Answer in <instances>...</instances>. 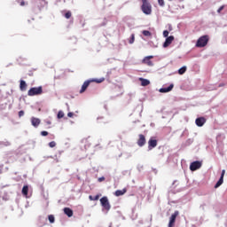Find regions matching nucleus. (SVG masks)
<instances>
[{
	"instance_id": "1",
	"label": "nucleus",
	"mask_w": 227,
	"mask_h": 227,
	"mask_svg": "<svg viewBox=\"0 0 227 227\" xmlns=\"http://www.w3.org/2000/svg\"><path fill=\"white\" fill-rule=\"evenodd\" d=\"M106 81V78H99V79H91L89 81H85L83 84L82 85V89L80 90V93H84L86 90H88V87L91 82H97V84H100V82H104Z\"/></svg>"
},
{
	"instance_id": "2",
	"label": "nucleus",
	"mask_w": 227,
	"mask_h": 227,
	"mask_svg": "<svg viewBox=\"0 0 227 227\" xmlns=\"http://www.w3.org/2000/svg\"><path fill=\"white\" fill-rule=\"evenodd\" d=\"M141 10L145 15H152V5L148 3V0H142Z\"/></svg>"
},
{
	"instance_id": "3",
	"label": "nucleus",
	"mask_w": 227,
	"mask_h": 227,
	"mask_svg": "<svg viewBox=\"0 0 227 227\" xmlns=\"http://www.w3.org/2000/svg\"><path fill=\"white\" fill-rule=\"evenodd\" d=\"M43 93V89L40 87H33L27 91L28 97H35L36 95H42Z\"/></svg>"
},
{
	"instance_id": "4",
	"label": "nucleus",
	"mask_w": 227,
	"mask_h": 227,
	"mask_svg": "<svg viewBox=\"0 0 227 227\" xmlns=\"http://www.w3.org/2000/svg\"><path fill=\"white\" fill-rule=\"evenodd\" d=\"M208 43V35H202L197 41L196 47H206Z\"/></svg>"
},
{
	"instance_id": "5",
	"label": "nucleus",
	"mask_w": 227,
	"mask_h": 227,
	"mask_svg": "<svg viewBox=\"0 0 227 227\" xmlns=\"http://www.w3.org/2000/svg\"><path fill=\"white\" fill-rule=\"evenodd\" d=\"M100 204L105 210H111V204L109 203V199H107V197H102L100 199Z\"/></svg>"
},
{
	"instance_id": "6",
	"label": "nucleus",
	"mask_w": 227,
	"mask_h": 227,
	"mask_svg": "<svg viewBox=\"0 0 227 227\" xmlns=\"http://www.w3.org/2000/svg\"><path fill=\"white\" fill-rule=\"evenodd\" d=\"M180 212L175 211L174 214L171 215L169 218L168 227H175V223L176 221V217H178Z\"/></svg>"
},
{
	"instance_id": "7",
	"label": "nucleus",
	"mask_w": 227,
	"mask_h": 227,
	"mask_svg": "<svg viewBox=\"0 0 227 227\" xmlns=\"http://www.w3.org/2000/svg\"><path fill=\"white\" fill-rule=\"evenodd\" d=\"M153 59V56L150 55L147 57H145L142 60L143 65H146L147 67H153V62L152 61Z\"/></svg>"
},
{
	"instance_id": "8",
	"label": "nucleus",
	"mask_w": 227,
	"mask_h": 227,
	"mask_svg": "<svg viewBox=\"0 0 227 227\" xmlns=\"http://www.w3.org/2000/svg\"><path fill=\"white\" fill-rule=\"evenodd\" d=\"M137 144L140 147L145 146V145H146V137H145V135L143 134L138 135V139L137 141Z\"/></svg>"
},
{
	"instance_id": "9",
	"label": "nucleus",
	"mask_w": 227,
	"mask_h": 227,
	"mask_svg": "<svg viewBox=\"0 0 227 227\" xmlns=\"http://www.w3.org/2000/svg\"><path fill=\"white\" fill-rule=\"evenodd\" d=\"M224 175H226V170L223 169L222 170L220 179L217 181V183L215 185V189H217L221 187V185H223V184L224 183Z\"/></svg>"
},
{
	"instance_id": "10",
	"label": "nucleus",
	"mask_w": 227,
	"mask_h": 227,
	"mask_svg": "<svg viewBox=\"0 0 227 227\" xmlns=\"http://www.w3.org/2000/svg\"><path fill=\"white\" fill-rule=\"evenodd\" d=\"M200 168H201V161H193L190 165L191 171H197Z\"/></svg>"
},
{
	"instance_id": "11",
	"label": "nucleus",
	"mask_w": 227,
	"mask_h": 227,
	"mask_svg": "<svg viewBox=\"0 0 227 227\" xmlns=\"http://www.w3.org/2000/svg\"><path fill=\"white\" fill-rule=\"evenodd\" d=\"M197 127H203L207 123V119L205 117H199L195 120Z\"/></svg>"
},
{
	"instance_id": "12",
	"label": "nucleus",
	"mask_w": 227,
	"mask_h": 227,
	"mask_svg": "<svg viewBox=\"0 0 227 227\" xmlns=\"http://www.w3.org/2000/svg\"><path fill=\"white\" fill-rule=\"evenodd\" d=\"M157 146V139L151 137L148 141V149L149 150H153Z\"/></svg>"
},
{
	"instance_id": "13",
	"label": "nucleus",
	"mask_w": 227,
	"mask_h": 227,
	"mask_svg": "<svg viewBox=\"0 0 227 227\" xmlns=\"http://www.w3.org/2000/svg\"><path fill=\"white\" fill-rule=\"evenodd\" d=\"M175 40V36L170 35L168 37L166 38L165 43H163V47H169V45H171V43H173V41Z\"/></svg>"
},
{
	"instance_id": "14",
	"label": "nucleus",
	"mask_w": 227,
	"mask_h": 227,
	"mask_svg": "<svg viewBox=\"0 0 227 227\" xmlns=\"http://www.w3.org/2000/svg\"><path fill=\"white\" fill-rule=\"evenodd\" d=\"M174 87V84H170L168 88H161L160 89V93H169Z\"/></svg>"
},
{
	"instance_id": "15",
	"label": "nucleus",
	"mask_w": 227,
	"mask_h": 227,
	"mask_svg": "<svg viewBox=\"0 0 227 227\" xmlns=\"http://www.w3.org/2000/svg\"><path fill=\"white\" fill-rule=\"evenodd\" d=\"M31 123H32L33 127L37 128L40 125L41 121L38 118L32 117L31 118Z\"/></svg>"
},
{
	"instance_id": "16",
	"label": "nucleus",
	"mask_w": 227,
	"mask_h": 227,
	"mask_svg": "<svg viewBox=\"0 0 227 227\" xmlns=\"http://www.w3.org/2000/svg\"><path fill=\"white\" fill-rule=\"evenodd\" d=\"M64 214L67 215V217H72V215H74V211L70 207H65Z\"/></svg>"
},
{
	"instance_id": "17",
	"label": "nucleus",
	"mask_w": 227,
	"mask_h": 227,
	"mask_svg": "<svg viewBox=\"0 0 227 227\" xmlns=\"http://www.w3.org/2000/svg\"><path fill=\"white\" fill-rule=\"evenodd\" d=\"M27 89V83H26L24 80H20V90L21 91H26Z\"/></svg>"
},
{
	"instance_id": "18",
	"label": "nucleus",
	"mask_w": 227,
	"mask_h": 227,
	"mask_svg": "<svg viewBox=\"0 0 227 227\" xmlns=\"http://www.w3.org/2000/svg\"><path fill=\"white\" fill-rule=\"evenodd\" d=\"M23 196H25L26 198H27V194L29 192V186L27 185H24L21 191Z\"/></svg>"
},
{
	"instance_id": "19",
	"label": "nucleus",
	"mask_w": 227,
	"mask_h": 227,
	"mask_svg": "<svg viewBox=\"0 0 227 227\" xmlns=\"http://www.w3.org/2000/svg\"><path fill=\"white\" fill-rule=\"evenodd\" d=\"M127 192V188H124L122 190H117L114 193L115 196H123Z\"/></svg>"
},
{
	"instance_id": "20",
	"label": "nucleus",
	"mask_w": 227,
	"mask_h": 227,
	"mask_svg": "<svg viewBox=\"0 0 227 227\" xmlns=\"http://www.w3.org/2000/svg\"><path fill=\"white\" fill-rule=\"evenodd\" d=\"M142 86H148L150 84V80L145 78H139Z\"/></svg>"
},
{
	"instance_id": "21",
	"label": "nucleus",
	"mask_w": 227,
	"mask_h": 227,
	"mask_svg": "<svg viewBox=\"0 0 227 227\" xmlns=\"http://www.w3.org/2000/svg\"><path fill=\"white\" fill-rule=\"evenodd\" d=\"M89 200H90V201H98V200H100V194H98V195H96L95 197L90 195V196H89Z\"/></svg>"
},
{
	"instance_id": "22",
	"label": "nucleus",
	"mask_w": 227,
	"mask_h": 227,
	"mask_svg": "<svg viewBox=\"0 0 227 227\" xmlns=\"http://www.w3.org/2000/svg\"><path fill=\"white\" fill-rule=\"evenodd\" d=\"M48 220L51 223V224H54L56 218L54 217V215H48Z\"/></svg>"
},
{
	"instance_id": "23",
	"label": "nucleus",
	"mask_w": 227,
	"mask_h": 227,
	"mask_svg": "<svg viewBox=\"0 0 227 227\" xmlns=\"http://www.w3.org/2000/svg\"><path fill=\"white\" fill-rule=\"evenodd\" d=\"M187 72V67H183L178 70V74L179 75H184V73Z\"/></svg>"
},
{
	"instance_id": "24",
	"label": "nucleus",
	"mask_w": 227,
	"mask_h": 227,
	"mask_svg": "<svg viewBox=\"0 0 227 227\" xmlns=\"http://www.w3.org/2000/svg\"><path fill=\"white\" fill-rule=\"evenodd\" d=\"M64 117H65V113H63V111H59L57 118L59 120H61V118H64Z\"/></svg>"
},
{
	"instance_id": "25",
	"label": "nucleus",
	"mask_w": 227,
	"mask_h": 227,
	"mask_svg": "<svg viewBox=\"0 0 227 227\" xmlns=\"http://www.w3.org/2000/svg\"><path fill=\"white\" fill-rule=\"evenodd\" d=\"M142 35H144V36H152V32L148 30H143Z\"/></svg>"
},
{
	"instance_id": "26",
	"label": "nucleus",
	"mask_w": 227,
	"mask_h": 227,
	"mask_svg": "<svg viewBox=\"0 0 227 227\" xmlns=\"http://www.w3.org/2000/svg\"><path fill=\"white\" fill-rule=\"evenodd\" d=\"M163 36H164V38H168V36H169V31L164 30L163 31Z\"/></svg>"
},
{
	"instance_id": "27",
	"label": "nucleus",
	"mask_w": 227,
	"mask_h": 227,
	"mask_svg": "<svg viewBox=\"0 0 227 227\" xmlns=\"http://www.w3.org/2000/svg\"><path fill=\"white\" fill-rule=\"evenodd\" d=\"M65 17L67 19H70V17H72V12L70 11H68L67 12L65 13Z\"/></svg>"
},
{
	"instance_id": "28",
	"label": "nucleus",
	"mask_w": 227,
	"mask_h": 227,
	"mask_svg": "<svg viewBox=\"0 0 227 227\" xmlns=\"http://www.w3.org/2000/svg\"><path fill=\"white\" fill-rule=\"evenodd\" d=\"M49 146H50V148H54V147H56V143L54 141H51L49 143Z\"/></svg>"
},
{
	"instance_id": "29",
	"label": "nucleus",
	"mask_w": 227,
	"mask_h": 227,
	"mask_svg": "<svg viewBox=\"0 0 227 227\" xmlns=\"http://www.w3.org/2000/svg\"><path fill=\"white\" fill-rule=\"evenodd\" d=\"M223 10H224V5H222L219 7V9L217 10V13H221V12H223Z\"/></svg>"
},
{
	"instance_id": "30",
	"label": "nucleus",
	"mask_w": 227,
	"mask_h": 227,
	"mask_svg": "<svg viewBox=\"0 0 227 227\" xmlns=\"http://www.w3.org/2000/svg\"><path fill=\"white\" fill-rule=\"evenodd\" d=\"M135 36L134 34L131 35V38L129 39V43H134Z\"/></svg>"
},
{
	"instance_id": "31",
	"label": "nucleus",
	"mask_w": 227,
	"mask_h": 227,
	"mask_svg": "<svg viewBox=\"0 0 227 227\" xmlns=\"http://www.w3.org/2000/svg\"><path fill=\"white\" fill-rule=\"evenodd\" d=\"M158 4H160V6H164V0H158Z\"/></svg>"
},
{
	"instance_id": "32",
	"label": "nucleus",
	"mask_w": 227,
	"mask_h": 227,
	"mask_svg": "<svg viewBox=\"0 0 227 227\" xmlns=\"http://www.w3.org/2000/svg\"><path fill=\"white\" fill-rule=\"evenodd\" d=\"M41 136H43V137L49 136V132H47V131H41Z\"/></svg>"
},
{
	"instance_id": "33",
	"label": "nucleus",
	"mask_w": 227,
	"mask_h": 227,
	"mask_svg": "<svg viewBox=\"0 0 227 227\" xmlns=\"http://www.w3.org/2000/svg\"><path fill=\"white\" fill-rule=\"evenodd\" d=\"M18 3H20V6H26V2H24V0L21 2L18 0Z\"/></svg>"
},
{
	"instance_id": "34",
	"label": "nucleus",
	"mask_w": 227,
	"mask_h": 227,
	"mask_svg": "<svg viewBox=\"0 0 227 227\" xmlns=\"http://www.w3.org/2000/svg\"><path fill=\"white\" fill-rule=\"evenodd\" d=\"M22 116H24V111L23 110L19 112V117L22 118Z\"/></svg>"
},
{
	"instance_id": "35",
	"label": "nucleus",
	"mask_w": 227,
	"mask_h": 227,
	"mask_svg": "<svg viewBox=\"0 0 227 227\" xmlns=\"http://www.w3.org/2000/svg\"><path fill=\"white\" fill-rule=\"evenodd\" d=\"M4 146H10L12 145L9 141L4 142L3 143Z\"/></svg>"
},
{
	"instance_id": "36",
	"label": "nucleus",
	"mask_w": 227,
	"mask_h": 227,
	"mask_svg": "<svg viewBox=\"0 0 227 227\" xmlns=\"http://www.w3.org/2000/svg\"><path fill=\"white\" fill-rule=\"evenodd\" d=\"M67 116H68V118H74V113L69 112V113L67 114Z\"/></svg>"
},
{
	"instance_id": "37",
	"label": "nucleus",
	"mask_w": 227,
	"mask_h": 227,
	"mask_svg": "<svg viewBox=\"0 0 227 227\" xmlns=\"http://www.w3.org/2000/svg\"><path fill=\"white\" fill-rule=\"evenodd\" d=\"M106 180V177L101 176L98 179V182H104Z\"/></svg>"
},
{
	"instance_id": "38",
	"label": "nucleus",
	"mask_w": 227,
	"mask_h": 227,
	"mask_svg": "<svg viewBox=\"0 0 227 227\" xmlns=\"http://www.w3.org/2000/svg\"><path fill=\"white\" fill-rule=\"evenodd\" d=\"M52 137H53V139H54V135H52Z\"/></svg>"
},
{
	"instance_id": "39",
	"label": "nucleus",
	"mask_w": 227,
	"mask_h": 227,
	"mask_svg": "<svg viewBox=\"0 0 227 227\" xmlns=\"http://www.w3.org/2000/svg\"><path fill=\"white\" fill-rule=\"evenodd\" d=\"M168 1H173V0H168Z\"/></svg>"
}]
</instances>
